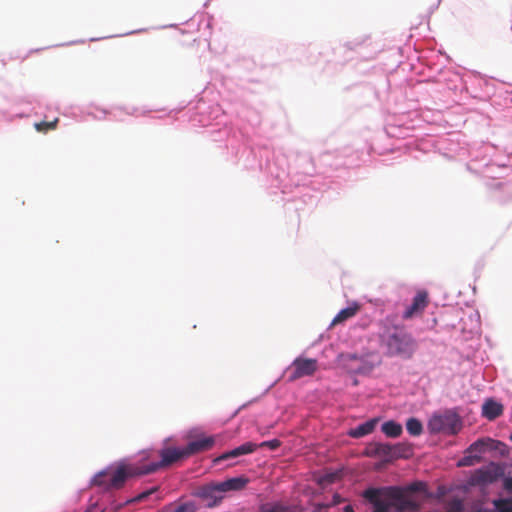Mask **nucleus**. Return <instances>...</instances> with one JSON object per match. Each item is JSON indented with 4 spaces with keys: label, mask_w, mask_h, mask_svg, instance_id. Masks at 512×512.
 Returning <instances> with one entry per match:
<instances>
[{
    "label": "nucleus",
    "mask_w": 512,
    "mask_h": 512,
    "mask_svg": "<svg viewBox=\"0 0 512 512\" xmlns=\"http://www.w3.org/2000/svg\"><path fill=\"white\" fill-rule=\"evenodd\" d=\"M334 502L339 503V496H337V495L334 496Z\"/></svg>",
    "instance_id": "obj_31"
},
{
    "label": "nucleus",
    "mask_w": 512,
    "mask_h": 512,
    "mask_svg": "<svg viewBox=\"0 0 512 512\" xmlns=\"http://www.w3.org/2000/svg\"><path fill=\"white\" fill-rule=\"evenodd\" d=\"M249 482L248 478L241 476L227 479L223 482H219L218 485L221 489L222 494L230 491H240L245 488Z\"/></svg>",
    "instance_id": "obj_13"
},
{
    "label": "nucleus",
    "mask_w": 512,
    "mask_h": 512,
    "mask_svg": "<svg viewBox=\"0 0 512 512\" xmlns=\"http://www.w3.org/2000/svg\"><path fill=\"white\" fill-rule=\"evenodd\" d=\"M156 490H157V488H152V489H150V490H148V491L142 492L141 494H139L138 496H136L134 499L127 501V503H129V502H139V501H142V500H144L145 498H147L150 494H152L153 492H155Z\"/></svg>",
    "instance_id": "obj_25"
},
{
    "label": "nucleus",
    "mask_w": 512,
    "mask_h": 512,
    "mask_svg": "<svg viewBox=\"0 0 512 512\" xmlns=\"http://www.w3.org/2000/svg\"><path fill=\"white\" fill-rule=\"evenodd\" d=\"M195 495L209 508L219 505L224 498L218 483H210L201 486L198 488Z\"/></svg>",
    "instance_id": "obj_6"
},
{
    "label": "nucleus",
    "mask_w": 512,
    "mask_h": 512,
    "mask_svg": "<svg viewBox=\"0 0 512 512\" xmlns=\"http://www.w3.org/2000/svg\"><path fill=\"white\" fill-rule=\"evenodd\" d=\"M382 497L386 508L403 512L406 509L414 508L415 503L408 497L403 487L391 486L383 488Z\"/></svg>",
    "instance_id": "obj_4"
},
{
    "label": "nucleus",
    "mask_w": 512,
    "mask_h": 512,
    "mask_svg": "<svg viewBox=\"0 0 512 512\" xmlns=\"http://www.w3.org/2000/svg\"><path fill=\"white\" fill-rule=\"evenodd\" d=\"M494 505L497 512H512V498L497 500Z\"/></svg>",
    "instance_id": "obj_22"
},
{
    "label": "nucleus",
    "mask_w": 512,
    "mask_h": 512,
    "mask_svg": "<svg viewBox=\"0 0 512 512\" xmlns=\"http://www.w3.org/2000/svg\"><path fill=\"white\" fill-rule=\"evenodd\" d=\"M383 488H369L363 493V497L374 505V512H385L386 505H384V497L382 496Z\"/></svg>",
    "instance_id": "obj_11"
},
{
    "label": "nucleus",
    "mask_w": 512,
    "mask_h": 512,
    "mask_svg": "<svg viewBox=\"0 0 512 512\" xmlns=\"http://www.w3.org/2000/svg\"><path fill=\"white\" fill-rule=\"evenodd\" d=\"M423 488H424V483H422V482H413V483L409 484L407 487H404L407 495H408V493H414V492L421 491V490H423Z\"/></svg>",
    "instance_id": "obj_23"
},
{
    "label": "nucleus",
    "mask_w": 512,
    "mask_h": 512,
    "mask_svg": "<svg viewBox=\"0 0 512 512\" xmlns=\"http://www.w3.org/2000/svg\"><path fill=\"white\" fill-rule=\"evenodd\" d=\"M372 369H373V365L365 363L361 366L355 367L354 371L357 373H360V374H365V373L372 371Z\"/></svg>",
    "instance_id": "obj_26"
},
{
    "label": "nucleus",
    "mask_w": 512,
    "mask_h": 512,
    "mask_svg": "<svg viewBox=\"0 0 512 512\" xmlns=\"http://www.w3.org/2000/svg\"><path fill=\"white\" fill-rule=\"evenodd\" d=\"M197 507L193 502H185L179 505H169L162 509L161 512H196Z\"/></svg>",
    "instance_id": "obj_18"
},
{
    "label": "nucleus",
    "mask_w": 512,
    "mask_h": 512,
    "mask_svg": "<svg viewBox=\"0 0 512 512\" xmlns=\"http://www.w3.org/2000/svg\"><path fill=\"white\" fill-rule=\"evenodd\" d=\"M392 461L398 458L406 457L409 450L408 446L402 443L391 444Z\"/></svg>",
    "instance_id": "obj_20"
},
{
    "label": "nucleus",
    "mask_w": 512,
    "mask_h": 512,
    "mask_svg": "<svg viewBox=\"0 0 512 512\" xmlns=\"http://www.w3.org/2000/svg\"><path fill=\"white\" fill-rule=\"evenodd\" d=\"M473 462H472V457L470 456H466L464 457L460 462H459V466H470L472 465Z\"/></svg>",
    "instance_id": "obj_28"
},
{
    "label": "nucleus",
    "mask_w": 512,
    "mask_h": 512,
    "mask_svg": "<svg viewBox=\"0 0 512 512\" xmlns=\"http://www.w3.org/2000/svg\"><path fill=\"white\" fill-rule=\"evenodd\" d=\"M428 293L424 290H420L414 296L410 306L406 308L403 313L404 319H410L413 316L423 312L428 305Z\"/></svg>",
    "instance_id": "obj_7"
},
{
    "label": "nucleus",
    "mask_w": 512,
    "mask_h": 512,
    "mask_svg": "<svg viewBox=\"0 0 512 512\" xmlns=\"http://www.w3.org/2000/svg\"><path fill=\"white\" fill-rule=\"evenodd\" d=\"M86 512H90V511H86Z\"/></svg>",
    "instance_id": "obj_33"
},
{
    "label": "nucleus",
    "mask_w": 512,
    "mask_h": 512,
    "mask_svg": "<svg viewBox=\"0 0 512 512\" xmlns=\"http://www.w3.org/2000/svg\"><path fill=\"white\" fill-rule=\"evenodd\" d=\"M499 445L504 446L502 442L495 441L491 438H482L472 443L468 448V452L483 453L486 448L496 449Z\"/></svg>",
    "instance_id": "obj_14"
},
{
    "label": "nucleus",
    "mask_w": 512,
    "mask_h": 512,
    "mask_svg": "<svg viewBox=\"0 0 512 512\" xmlns=\"http://www.w3.org/2000/svg\"><path fill=\"white\" fill-rule=\"evenodd\" d=\"M503 413V405L493 399H487L482 405V415L488 420H495Z\"/></svg>",
    "instance_id": "obj_12"
},
{
    "label": "nucleus",
    "mask_w": 512,
    "mask_h": 512,
    "mask_svg": "<svg viewBox=\"0 0 512 512\" xmlns=\"http://www.w3.org/2000/svg\"><path fill=\"white\" fill-rule=\"evenodd\" d=\"M161 460L153 459L151 453H144L141 459L134 463L121 462L112 472L109 469L98 472L92 479V485L101 487L105 491L121 489L130 477H139L157 472L180 459L186 458L184 448L165 447L158 451Z\"/></svg>",
    "instance_id": "obj_1"
},
{
    "label": "nucleus",
    "mask_w": 512,
    "mask_h": 512,
    "mask_svg": "<svg viewBox=\"0 0 512 512\" xmlns=\"http://www.w3.org/2000/svg\"><path fill=\"white\" fill-rule=\"evenodd\" d=\"M257 448V445L252 442H246L235 449H232L228 452L223 453L218 458L214 460L215 463L230 459V458H236L241 455H246L254 452Z\"/></svg>",
    "instance_id": "obj_10"
},
{
    "label": "nucleus",
    "mask_w": 512,
    "mask_h": 512,
    "mask_svg": "<svg viewBox=\"0 0 512 512\" xmlns=\"http://www.w3.org/2000/svg\"><path fill=\"white\" fill-rule=\"evenodd\" d=\"M264 512H290L288 507L282 505H273L264 510Z\"/></svg>",
    "instance_id": "obj_27"
},
{
    "label": "nucleus",
    "mask_w": 512,
    "mask_h": 512,
    "mask_svg": "<svg viewBox=\"0 0 512 512\" xmlns=\"http://www.w3.org/2000/svg\"><path fill=\"white\" fill-rule=\"evenodd\" d=\"M280 441L278 439H273L269 441L262 442L259 446L260 447H268L271 450H275L280 446Z\"/></svg>",
    "instance_id": "obj_24"
},
{
    "label": "nucleus",
    "mask_w": 512,
    "mask_h": 512,
    "mask_svg": "<svg viewBox=\"0 0 512 512\" xmlns=\"http://www.w3.org/2000/svg\"><path fill=\"white\" fill-rule=\"evenodd\" d=\"M317 369L318 362L316 359L298 357L286 370L287 380L294 382L297 379L312 376Z\"/></svg>",
    "instance_id": "obj_5"
},
{
    "label": "nucleus",
    "mask_w": 512,
    "mask_h": 512,
    "mask_svg": "<svg viewBox=\"0 0 512 512\" xmlns=\"http://www.w3.org/2000/svg\"><path fill=\"white\" fill-rule=\"evenodd\" d=\"M379 343L389 357L410 359L417 349L416 340L404 326L390 324L387 321L382 322Z\"/></svg>",
    "instance_id": "obj_2"
},
{
    "label": "nucleus",
    "mask_w": 512,
    "mask_h": 512,
    "mask_svg": "<svg viewBox=\"0 0 512 512\" xmlns=\"http://www.w3.org/2000/svg\"><path fill=\"white\" fill-rule=\"evenodd\" d=\"M378 420L371 419L363 424L358 425L354 429H351L349 435L353 438H361L372 433L376 427Z\"/></svg>",
    "instance_id": "obj_15"
},
{
    "label": "nucleus",
    "mask_w": 512,
    "mask_h": 512,
    "mask_svg": "<svg viewBox=\"0 0 512 512\" xmlns=\"http://www.w3.org/2000/svg\"><path fill=\"white\" fill-rule=\"evenodd\" d=\"M381 430L387 437L390 438H397L403 432L402 425L393 420L383 423Z\"/></svg>",
    "instance_id": "obj_17"
},
{
    "label": "nucleus",
    "mask_w": 512,
    "mask_h": 512,
    "mask_svg": "<svg viewBox=\"0 0 512 512\" xmlns=\"http://www.w3.org/2000/svg\"><path fill=\"white\" fill-rule=\"evenodd\" d=\"M391 451V444L374 442L367 447L366 454L370 457L380 458L385 462H391Z\"/></svg>",
    "instance_id": "obj_8"
},
{
    "label": "nucleus",
    "mask_w": 512,
    "mask_h": 512,
    "mask_svg": "<svg viewBox=\"0 0 512 512\" xmlns=\"http://www.w3.org/2000/svg\"><path fill=\"white\" fill-rule=\"evenodd\" d=\"M505 487L507 489H511L512 488V479H506L505 480Z\"/></svg>",
    "instance_id": "obj_29"
},
{
    "label": "nucleus",
    "mask_w": 512,
    "mask_h": 512,
    "mask_svg": "<svg viewBox=\"0 0 512 512\" xmlns=\"http://www.w3.org/2000/svg\"><path fill=\"white\" fill-rule=\"evenodd\" d=\"M428 428L431 433L455 435L462 429V421L458 414L448 410L433 415L428 422Z\"/></svg>",
    "instance_id": "obj_3"
},
{
    "label": "nucleus",
    "mask_w": 512,
    "mask_h": 512,
    "mask_svg": "<svg viewBox=\"0 0 512 512\" xmlns=\"http://www.w3.org/2000/svg\"><path fill=\"white\" fill-rule=\"evenodd\" d=\"M509 438H510V440L512 441V434L510 435V437H509Z\"/></svg>",
    "instance_id": "obj_32"
},
{
    "label": "nucleus",
    "mask_w": 512,
    "mask_h": 512,
    "mask_svg": "<svg viewBox=\"0 0 512 512\" xmlns=\"http://www.w3.org/2000/svg\"><path fill=\"white\" fill-rule=\"evenodd\" d=\"M213 437H204L195 441H191L184 448L185 454L187 457L194 455L196 453L209 450L214 445Z\"/></svg>",
    "instance_id": "obj_9"
},
{
    "label": "nucleus",
    "mask_w": 512,
    "mask_h": 512,
    "mask_svg": "<svg viewBox=\"0 0 512 512\" xmlns=\"http://www.w3.org/2000/svg\"><path fill=\"white\" fill-rule=\"evenodd\" d=\"M406 429L412 436H419L423 432L422 423L416 418H409L406 422Z\"/></svg>",
    "instance_id": "obj_19"
},
{
    "label": "nucleus",
    "mask_w": 512,
    "mask_h": 512,
    "mask_svg": "<svg viewBox=\"0 0 512 512\" xmlns=\"http://www.w3.org/2000/svg\"><path fill=\"white\" fill-rule=\"evenodd\" d=\"M58 123V118H55L53 121H41L38 123H35L34 127L38 132H47L49 130H53L56 128Z\"/></svg>",
    "instance_id": "obj_21"
},
{
    "label": "nucleus",
    "mask_w": 512,
    "mask_h": 512,
    "mask_svg": "<svg viewBox=\"0 0 512 512\" xmlns=\"http://www.w3.org/2000/svg\"><path fill=\"white\" fill-rule=\"evenodd\" d=\"M359 310L360 305L357 303H353L351 306L340 310L332 320L331 325L335 326L337 324L343 323L344 321L354 317Z\"/></svg>",
    "instance_id": "obj_16"
},
{
    "label": "nucleus",
    "mask_w": 512,
    "mask_h": 512,
    "mask_svg": "<svg viewBox=\"0 0 512 512\" xmlns=\"http://www.w3.org/2000/svg\"><path fill=\"white\" fill-rule=\"evenodd\" d=\"M344 512H354V509L351 505H347L344 507Z\"/></svg>",
    "instance_id": "obj_30"
}]
</instances>
